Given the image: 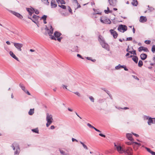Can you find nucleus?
Returning a JSON list of instances; mask_svg holds the SVG:
<instances>
[{"label":"nucleus","mask_w":155,"mask_h":155,"mask_svg":"<svg viewBox=\"0 0 155 155\" xmlns=\"http://www.w3.org/2000/svg\"><path fill=\"white\" fill-rule=\"evenodd\" d=\"M49 26L50 29H49L47 27L45 28L46 32L45 33L46 34H48L51 39L55 40H57L59 42H60L62 39L61 37H60L61 34L58 32L56 31L54 32V35H52L51 34L53 33V29L51 25H49Z\"/></svg>","instance_id":"1"},{"label":"nucleus","mask_w":155,"mask_h":155,"mask_svg":"<svg viewBox=\"0 0 155 155\" xmlns=\"http://www.w3.org/2000/svg\"><path fill=\"white\" fill-rule=\"evenodd\" d=\"M99 41L103 48H104L107 51L110 50L109 45L107 43H105L103 38L102 36H99Z\"/></svg>","instance_id":"2"},{"label":"nucleus","mask_w":155,"mask_h":155,"mask_svg":"<svg viewBox=\"0 0 155 155\" xmlns=\"http://www.w3.org/2000/svg\"><path fill=\"white\" fill-rule=\"evenodd\" d=\"M46 119L47 121L46 126L47 127H48L52 124L53 121L52 115L47 113Z\"/></svg>","instance_id":"3"},{"label":"nucleus","mask_w":155,"mask_h":155,"mask_svg":"<svg viewBox=\"0 0 155 155\" xmlns=\"http://www.w3.org/2000/svg\"><path fill=\"white\" fill-rule=\"evenodd\" d=\"M11 147L14 150V155H18L20 151V149L19 146L18 145L15 146L14 144H13L11 146Z\"/></svg>","instance_id":"4"},{"label":"nucleus","mask_w":155,"mask_h":155,"mask_svg":"<svg viewBox=\"0 0 155 155\" xmlns=\"http://www.w3.org/2000/svg\"><path fill=\"white\" fill-rule=\"evenodd\" d=\"M100 21L102 23L110 24L111 23V21L107 17L102 16L101 17Z\"/></svg>","instance_id":"5"},{"label":"nucleus","mask_w":155,"mask_h":155,"mask_svg":"<svg viewBox=\"0 0 155 155\" xmlns=\"http://www.w3.org/2000/svg\"><path fill=\"white\" fill-rule=\"evenodd\" d=\"M114 147L118 152L121 154L123 153L124 149L122 148L120 144H116V143H114Z\"/></svg>","instance_id":"6"},{"label":"nucleus","mask_w":155,"mask_h":155,"mask_svg":"<svg viewBox=\"0 0 155 155\" xmlns=\"http://www.w3.org/2000/svg\"><path fill=\"white\" fill-rule=\"evenodd\" d=\"M127 30V27L124 25H120L118 28V30L120 31H122L124 32Z\"/></svg>","instance_id":"7"},{"label":"nucleus","mask_w":155,"mask_h":155,"mask_svg":"<svg viewBox=\"0 0 155 155\" xmlns=\"http://www.w3.org/2000/svg\"><path fill=\"white\" fill-rule=\"evenodd\" d=\"M132 148L128 147L126 150H124L123 153H124L125 155H132Z\"/></svg>","instance_id":"8"},{"label":"nucleus","mask_w":155,"mask_h":155,"mask_svg":"<svg viewBox=\"0 0 155 155\" xmlns=\"http://www.w3.org/2000/svg\"><path fill=\"white\" fill-rule=\"evenodd\" d=\"M15 47L20 51H21L22 49L21 48L23 47V44L19 43H13Z\"/></svg>","instance_id":"9"},{"label":"nucleus","mask_w":155,"mask_h":155,"mask_svg":"<svg viewBox=\"0 0 155 155\" xmlns=\"http://www.w3.org/2000/svg\"><path fill=\"white\" fill-rule=\"evenodd\" d=\"M9 12L20 19H21L23 18L21 15L17 12L12 10H9Z\"/></svg>","instance_id":"10"},{"label":"nucleus","mask_w":155,"mask_h":155,"mask_svg":"<svg viewBox=\"0 0 155 155\" xmlns=\"http://www.w3.org/2000/svg\"><path fill=\"white\" fill-rule=\"evenodd\" d=\"M110 5L112 6H115L117 4V0H108Z\"/></svg>","instance_id":"11"},{"label":"nucleus","mask_w":155,"mask_h":155,"mask_svg":"<svg viewBox=\"0 0 155 155\" xmlns=\"http://www.w3.org/2000/svg\"><path fill=\"white\" fill-rule=\"evenodd\" d=\"M60 152L61 155H69V153L67 150H60Z\"/></svg>","instance_id":"12"},{"label":"nucleus","mask_w":155,"mask_h":155,"mask_svg":"<svg viewBox=\"0 0 155 155\" xmlns=\"http://www.w3.org/2000/svg\"><path fill=\"white\" fill-rule=\"evenodd\" d=\"M110 31L114 38H117L118 34L115 31H114L113 30L111 29L110 30Z\"/></svg>","instance_id":"13"},{"label":"nucleus","mask_w":155,"mask_h":155,"mask_svg":"<svg viewBox=\"0 0 155 155\" xmlns=\"http://www.w3.org/2000/svg\"><path fill=\"white\" fill-rule=\"evenodd\" d=\"M126 137L128 140L131 141H133L134 140V139L132 137V134H127Z\"/></svg>","instance_id":"14"},{"label":"nucleus","mask_w":155,"mask_h":155,"mask_svg":"<svg viewBox=\"0 0 155 155\" xmlns=\"http://www.w3.org/2000/svg\"><path fill=\"white\" fill-rule=\"evenodd\" d=\"M147 20V18L145 17L141 16L140 19V21L141 22H144L146 21Z\"/></svg>","instance_id":"15"},{"label":"nucleus","mask_w":155,"mask_h":155,"mask_svg":"<svg viewBox=\"0 0 155 155\" xmlns=\"http://www.w3.org/2000/svg\"><path fill=\"white\" fill-rule=\"evenodd\" d=\"M51 6L52 8H56L57 5L56 4V2L55 0H52L51 2Z\"/></svg>","instance_id":"16"},{"label":"nucleus","mask_w":155,"mask_h":155,"mask_svg":"<svg viewBox=\"0 0 155 155\" xmlns=\"http://www.w3.org/2000/svg\"><path fill=\"white\" fill-rule=\"evenodd\" d=\"M9 54H10V55H11V56L13 58H14L17 61H19L18 58H17L16 56L13 53L12 51H10L9 52Z\"/></svg>","instance_id":"17"},{"label":"nucleus","mask_w":155,"mask_h":155,"mask_svg":"<svg viewBox=\"0 0 155 155\" xmlns=\"http://www.w3.org/2000/svg\"><path fill=\"white\" fill-rule=\"evenodd\" d=\"M139 51H147L148 50L147 48H145L143 47H140L138 48Z\"/></svg>","instance_id":"18"},{"label":"nucleus","mask_w":155,"mask_h":155,"mask_svg":"<svg viewBox=\"0 0 155 155\" xmlns=\"http://www.w3.org/2000/svg\"><path fill=\"white\" fill-rule=\"evenodd\" d=\"M147 123L149 125H150L152 124L155 123V122L153 120V118L150 117L148 120Z\"/></svg>","instance_id":"19"},{"label":"nucleus","mask_w":155,"mask_h":155,"mask_svg":"<svg viewBox=\"0 0 155 155\" xmlns=\"http://www.w3.org/2000/svg\"><path fill=\"white\" fill-rule=\"evenodd\" d=\"M27 10L28 12L29 15H31L32 14L34 13V9L33 8H27Z\"/></svg>","instance_id":"20"},{"label":"nucleus","mask_w":155,"mask_h":155,"mask_svg":"<svg viewBox=\"0 0 155 155\" xmlns=\"http://www.w3.org/2000/svg\"><path fill=\"white\" fill-rule=\"evenodd\" d=\"M140 58L142 60H145L147 58V55L145 54H142L140 55Z\"/></svg>","instance_id":"21"},{"label":"nucleus","mask_w":155,"mask_h":155,"mask_svg":"<svg viewBox=\"0 0 155 155\" xmlns=\"http://www.w3.org/2000/svg\"><path fill=\"white\" fill-rule=\"evenodd\" d=\"M132 4L134 6H137L138 2L137 0H133L131 2Z\"/></svg>","instance_id":"22"},{"label":"nucleus","mask_w":155,"mask_h":155,"mask_svg":"<svg viewBox=\"0 0 155 155\" xmlns=\"http://www.w3.org/2000/svg\"><path fill=\"white\" fill-rule=\"evenodd\" d=\"M34 113V109H31L28 111V114L30 115H32Z\"/></svg>","instance_id":"23"},{"label":"nucleus","mask_w":155,"mask_h":155,"mask_svg":"<svg viewBox=\"0 0 155 155\" xmlns=\"http://www.w3.org/2000/svg\"><path fill=\"white\" fill-rule=\"evenodd\" d=\"M58 4L60 3L61 4H65V2L64 0H56Z\"/></svg>","instance_id":"24"},{"label":"nucleus","mask_w":155,"mask_h":155,"mask_svg":"<svg viewBox=\"0 0 155 155\" xmlns=\"http://www.w3.org/2000/svg\"><path fill=\"white\" fill-rule=\"evenodd\" d=\"M20 87H21L22 89L25 92H26V90L25 89V87L22 84H19Z\"/></svg>","instance_id":"25"},{"label":"nucleus","mask_w":155,"mask_h":155,"mask_svg":"<svg viewBox=\"0 0 155 155\" xmlns=\"http://www.w3.org/2000/svg\"><path fill=\"white\" fill-rule=\"evenodd\" d=\"M107 10H104V12L105 13L108 14V13L112 12V11H110V9H109V7H107Z\"/></svg>","instance_id":"26"},{"label":"nucleus","mask_w":155,"mask_h":155,"mask_svg":"<svg viewBox=\"0 0 155 155\" xmlns=\"http://www.w3.org/2000/svg\"><path fill=\"white\" fill-rule=\"evenodd\" d=\"M132 60L135 62L136 63H137L138 62V58L137 56H134L132 58Z\"/></svg>","instance_id":"27"},{"label":"nucleus","mask_w":155,"mask_h":155,"mask_svg":"<svg viewBox=\"0 0 155 155\" xmlns=\"http://www.w3.org/2000/svg\"><path fill=\"white\" fill-rule=\"evenodd\" d=\"M125 143L126 144H127L128 145H133V146L134 145H133V144H134V141H133L126 142Z\"/></svg>","instance_id":"28"},{"label":"nucleus","mask_w":155,"mask_h":155,"mask_svg":"<svg viewBox=\"0 0 155 155\" xmlns=\"http://www.w3.org/2000/svg\"><path fill=\"white\" fill-rule=\"evenodd\" d=\"M73 93L74 94H75L77 95L78 97H80L81 96V94L79 92H78V91L74 92H73Z\"/></svg>","instance_id":"29"},{"label":"nucleus","mask_w":155,"mask_h":155,"mask_svg":"<svg viewBox=\"0 0 155 155\" xmlns=\"http://www.w3.org/2000/svg\"><path fill=\"white\" fill-rule=\"evenodd\" d=\"M122 68H124V66L121 65L120 64H119L118 65L116 66L115 68L117 70Z\"/></svg>","instance_id":"30"},{"label":"nucleus","mask_w":155,"mask_h":155,"mask_svg":"<svg viewBox=\"0 0 155 155\" xmlns=\"http://www.w3.org/2000/svg\"><path fill=\"white\" fill-rule=\"evenodd\" d=\"M80 143L82 145L84 149H86V150L88 149L86 145L84 144L81 141H80Z\"/></svg>","instance_id":"31"},{"label":"nucleus","mask_w":155,"mask_h":155,"mask_svg":"<svg viewBox=\"0 0 155 155\" xmlns=\"http://www.w3.org/2000/svg\"><path fill=\"white\" fill-rule=\"evenodd\" d=\"M89 98L91 101L92 102L94 103V99L93 97L92 96H90L89 97Z\"/></svg>","instance_id":"32"},{"label":"nucleus","mask_w":155,"mask_h":155,"mask_svg":"<svg viewBox=\"0 0 155 155\" xmlns=\"http://www.w3.org/2000/svg\"><path fill=\"white\" fill-rule=\"evenodd\" d=\"M32 18L36 20H38L39 18V17L35 15H34L32 16Z\"/></svg>","instance_id":"33"},{"label":"nucleus","mask_w":155,"mask_h":155,"mask_svg":"<svg viewBox=\"0 0 155 155\" xmlns=\"http://www.w3.org/2000/svg\"><path fill=\"white\" fill-rule=\"evenodd\" d=\"M41 1L44 3L46 5H48L49 2L48 1V0H41Z\"/></svg>","instance_id":"34"},{"label":"nucleus","mask_w":155,"mask_h":155,"mask_svg":"<svg viewBox=\"0 0 155 155\" xmlns=\"http://www.w3.org/2000/svg\"><path fill=\"white\" fill-rule=\"evenodd\" d=\"M31 130L33 132H35L36 133H38V128H35L33 129H32Z\"/></svg>","instance_id":"35"},{"label":"nucleus","mask_w":155,"mask_h":155,"mask_svg":"<svg viewBox=\"0 0 155 155\" xmlns=\"http://www.w3.org/2000/svg\"><path fill=\"white\" fill-rule=\"evenodd\" d=\"M143 65V62L141 60H140L138 63V65L139 67H141Z\"/></svg>","instance_id":"36"},{"label":"nucleus","mask_w":155,"mask_h":155,"mask_svg":"<svg viewBox=\"0 0 155 155\" xmlns=\"http://www.w3.org/2000/svg\"><path fill=\"white\" fill-rule=\"evenodd\" d=\"M58 6L61 7V8L64 9H66V6L64 5H58Z\"/></svg>","instance_id":"37"},{"label":"nucleus","mask_w":155,"mask_h":155,"mask_svg":"<svg viewBox=\"0 0 155 155\" xmlns=\"http://www.w3.org/2000/svg\"><path fill=\"white\" fill-rule=\"evenodd\" d=\"M47 18V16L44 15L43 16H42L41 18L40 19H43V20H46V18Z\"/></svg>","instance_id":"38"},{"label":"nucleus","mask_w":155,"mask_h":155,"mask_svg":"<svg viewBox=\"0 0 155 155\" xmlns=\"http://www.w3.org/2000/svg\"><path fill=\"white\" fill-rule=\"evenodd\" d=\"M151 50H152V52L153 53H154L155 52V45H153L152 46V48Z\"/></svg>","instance_id":"39"},{"label":"nucleus","mask_w":155,"mask_h":155,"mask_svg":"<svg viewBox=\"0 0 155 155\" xmlns=\"http://www.w3.org/2000/svg\"><path fill=\"white\" fill-rule=\"evenodd\" d=\"M150 117H148V116H145L143 117V119H144V120H149V119Z\"/></svg>","instance_id":"40"},{"label":"nucleus","mask_w":155,"mask_h":155,"mask_svg":"<svg viewBox=\"0 0 155 155\" xmlns=\"http://www.w3.org/2000/svg\"><path fill=\"white\" fill-rule=\"evenodd\" d=\"M86 58L88 60H91L92 61H93V62H94L96 61L95 60V59H94V60L92 59V58L91 57H87Z\"/></svg>","instance_id":"41"},{"label":"nucleus","mask_w":155,"mask_h":155,"mask_svg":"<svg viewBox=\"0 0 155 155\" xmlns=\"http://www.w3.org/2000/svg\"><path fill=\"white\" fill-rule=\"evenodd\" d=\"M129 52L131 54H134V55H136V51H135V50H134V51H129Z\"/></svg>","instance_id":"42"},{"label":"nucleus","mask_w":155,"mask_h":155,"mask_svg":"<svg viewBox=\"0 0 155 155\" xmlns=\"http://www.w3.org/2000/svg\"><path fill=\"white\" fill-rule=\"evenodd\" d=\"M145 148L147 150L149 153H150L151 154V152H152L153 151L151 150L150 149L147 147H145Z\"/></svg>","instance_id":"43"},{"label":"nucleus","mask_w":155,"mask_h":155,"mask_svg":"<svg viewBox=\"0 0 155 155\" xmlns=\"http://www.w3.org/2000/svg\"><path fill=\"white\" fill-rule=\"evenodd\" d=\"M62 87L64 89H66L67 90H68V89L67 88V87H68L67 86L65 85L64 84H62Z\"/></svg>","instance_id":"44"},{"label":"nucleus","mask_w":155,"mask_h":155,"mask_svg":"<svg viewBox=\"0 0 155 155\" xmlns=\"http://www.w3.org/2000/svg\"><path fill=\"white\" fill-rule=\"evenodd\" d=\"M145 43L147 44H149L150 42V41L149 40H146L144 41Z\"/></svg>","instance_id":"45"},{"label":"nucleus","mask_w":155,"mask_h":155,"mask_svg":"<svg viewBox=\"0 0 155 155\" xmlns=\"http://www.w3.org/2000/svg\"><path fill=\"white\" fill-rule=\"evenodd\" d=\"M87 125L90 128H94V127L93 126H92L89 123H88Z\"/></svg>","instance_id":"46"},{"label":"nucleus","mask_w":155,"mask_h":155,"mask_svg":"<svg viewBox=\"0 0 155 155\" xmlns=\"http://www.w3.org/2000/svg\"><path fill=\"white\" fill-rule=\"evenodd\" d=\"M34 12H35V14H38L39 13V12L38 10H34Z\"/></svg>","instance_id":"47"},{"label":"nucleus","mask_w":155,"mask_h":155,"mask_svg":"<svg viewBox=\"0 0 155 155\" xmlns=\"http://www.w3.org/2000/svg\"><path fill=\"white\" fill-rule=\"evenodd\" d=\"M132 40V37L127 38L126 39L127 41H131Z\"/></svg>","instance_id":"48"},{"label":"nucleus","mask_w":155,"mask_h":155,"mask_svg":"<svg viewBox=\"0 0 155 155\" xmlns=\"http://www.w3.org/2000/svg\"><path fill=\"white\" fill-rule=\"evenodd\" d=\"M31 20L33 22H34L35 23H36V21L38 20H36L35 19H34L33 18H32V19H31Z\"/></svg>","instance_id":"49"},{"label":"nucleus","mask_w":155,"mask_h":155,"mask_svg":"<svg viewBox=\"0 0 155 155\" xmlns=\"http://www.w3.org/2000/svg\"><path fill=\"white\" fill-rule=\"evenodd\" d=\"M134 143H135L136 144L138 145H139V146H140L141 145V144L140 143H137V142H134Z\"/></svg>","instance_id":"50"},{"label":"nucleus","mask_w":155,"mask_h":155,"mask_svg":"<svg viewBox=\"0 0 155 155\" xmlns=\"http://www.w3.org/2000/svg\"><path fill=\"white\" fill-rule=\"evenodd\" d=\"M135 79H137V80H139V79L136 76H135V75H133L132 76Z\"/></svg>","instance_id":"51"},{"label":"nucleus","mask_w":155,"mask_h":155,"mask_svg":"<svg viewBox=\"0 0 155 155\" xmlns=\"http://www.w3.org/2000/svg\"><path fill=\"white\" fill-rule=\"evenodd\" d=\"M61 15L62 16H66L68 15V14H66V13L64 14V13H62Z\"/></svg>","instance_id":"52"},{"label":"nucleus","mask_w":155,"mask_h":155,"mask_svg":"<svg viewBox=\"0 0 155 155\" xmlns=\"http://www.w3.org/2000/svg\"><path fill=\"white\" fill-rule=\"evenodd\" d=\"M77 56L78 57H79L81 59H83L84 58H83L79 54H78L77 55Z\"/></svg>","instance_id":"53"},{"label":"nucleus","mask_w":155,"mask_h":155,"mask_svg":"<svg viewBox=\"0 0 155 155\" xmlns=\"http://www.w3.org/2000/svg\"><path fill=\"white\" fill-rule=\"evenodd\" d=\"M72 140L73 142H74V141H76L77 142H78V140H77L76 139H74V138H72Z\"/></svg>","instance_id":"54"},{"label":"nucleus","mask_w":155,"mask_h":155,"mask_svg":"<svg viewBox=\"0 0 155 155\" xmlns=\"http://www.w3.org/2000/svg\"><path fill=\"white\" fill-rule=\"evenodd\" d=\"M99 135L100 136H101V137H105V135H104L103 134H99Z\"/></svg>","instance_id":"55"},{"label":"nucleus","mask_w":155,"mask_h":155,"mask_svg":"<svg viewBox=\"0 0 155 155\" xmlns=\"http://www.w3.org/2000/svg\"><path fill=\"white\" fill-rule=\"evenodd\" d=\"M132 134H133L134 135V136H135L136 137H139V135L137 134H136L134 133H132Z\"/></svg>","instance_id":"56"},{"label":"nucleus","mask_w":155,"mask_h":155,"mask_svg":"<svg viewBox=\"0 0 155 155\" xmlns=\"http://www.w3.org/2000/svg\"><path fill=\"white\" fill-rule=\"evenodd\" d=\"M50 128L51 130H53L55 128V127L54 125L51 126Z\"/></svg>","instance_id":"57"},{"label":"nucleus","mask_w":155,"mask_h":155,"mask_svg":"<svg viewBox=\"0 0 155 155\" xmlns=\"http://www.w3.org/2000/svg\"><path fill=\"white\" fill-rule=\"evenodd\" d=\"M77 8H79L81 7V5L80 4H79V3H78L77 4Z\"/></svg>","instance_id":"58"},{"label":"nucleus","mask_w":155,"mask_h":155,"mask_svg":"<svg viewBox=\"0 0 155 155\" xmlns=\"http://www.w3.org/2000/svg\"><path fill=\"white\" fill-rule=\"evenodd\" d=\"M73 2L76 4L78 3V2L77 0H73Z\"/></svg>","instance_id":"59"},{"label":"nucleus","mask_w":155,"mask_h":155,"mask_svg":"<svg viewBox=\"0 0 155 155\" xmlns=\"http://www.w3.org/2000/svg\"><path fill=\"white\" fill-rule=\"evenodd\" d=\"M124 68V70H125V71H127L128 70V69L126 68L124 66V68Z\"/></svg>","instance_id":"60"},{"label":"nucleus","mask_w":155,"mask_h":155,"mask_svg":"<svg viewBox=\"0 0 155 155\" xmlns=\"http://www.w3.org/2000/svg\"><path fill=\"white\" fill-rule=\"evenodd\" d=\"M69 7V9H68L69 11V12L71 13L72 12L71 9V8H70L69 7Z\"/></svg>","instance_id":"61"},{"label":"nucleus","mask_w":155,"mask_h":155,"mask_svg":"<svg viewBox=\"0 0 155 155\" xmlns=\"http://www.w3.org/2000/svg\"><path fill=\"white\" fill-rule=\"evenodd\" d=\"M28 95H30V93L29 92V91L27 90H26V92H25Z\"/></svg>","instance_id":"62"},{"label":"nucleus","mask_w":155,"mask_h":155,"mask_svg":"<svg viewBox=\"0 0 155 155\" xmlns=\"http://www.w3.org/2000/svg\"><path fill=\"white\" fill-rule=\"evenodd\" d=\"M6 43L8 45H10L11 44L10 42L9 41H6Z\"/></svg>","instance_id":"63"},{"label":"nucleus","mask_w":155,"mask_h":155,"mask_svg":"<svg viewBox=\"0 0 155 155\" xmlns=\"http://www.w3.org/2000/svg\"><path fill=\"white\" fill-rule=\"evenodd\" d=\"M151 154L152 155H155V152H154L153 151L152 152H151Z\"/></svg>","instance_id":"64"}]
</instances>
